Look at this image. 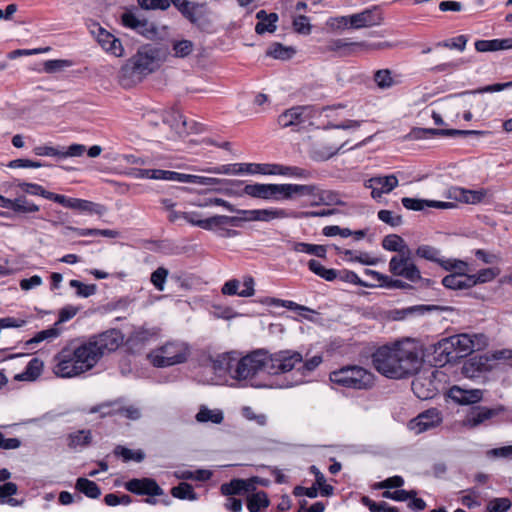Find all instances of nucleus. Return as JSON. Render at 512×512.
Here are the masks:
<instances>
[{
	"label": "nucleus",
	"mask_w": 512,
	"mask_h": 512,
	"mask_svg": "<svg viewBox=\"0 0 512 512\" xmlns=\"http://www.w3.org/2000/svg\"><path fill=\"white\" fill-rule=\"evenodd\" d=\"M374 368L391 379L405 378L415 373L421 364L417 345L406 340L393 346H382L372 354Z\"/></svg>",
	"instance_id": "f257e3e1"
},
{
	"label": "nucleus",
	"mask_w": 512,
	"mask_h": 512,
	"mask_svg": "<svg viewBox=\"0 0 512 512\" xmlns=\"http://www.w3.org/2000/svg\"><path fill=\"white\" fill-rule=\"evenodd\" d=\"M243 194L263 200H292L297 197H309L310 206L329 205L334 201L331 191L321 189L318 185L309 184H247Z\"/></svg>",
	"instance_id": "f03ea898"
},
{
	"label": "nucleus",
	"mask_w": 512,
	"mask_h": 512,
	"mask_svg": "<svg viewBox=\"0 0 512 512\" xmlns=\"http://www.w3.org/2000/svg\"><path fill=\"white\" fill-rule=\"evenodd\" d=\"M55 375L72 378L91 370L96 364L95 354L86 342L80 345L70 343L63 347L54 357Z\"/></svg>",
	"instance_id": "7ed1b4c3"
},
{
	"label": "nucleus",
	"mask_w": 512,
	"mask_h": 512,
	"mask_svg": "<svg viewBox=\"0 0 512 512\" xmlns=\"http://www.w3.org/2000/svg\"><path fill=\"white\" fill-rule=\"evenodd\" d=\"M158 67L159 50L152 46H143L122 66L119 82L125 88L132 87Z\"/></svg>",
	"instance_id": "20e7f679"
},
{
	"label": "nucleus",
	"mask_w": 512,
	"mask_h": 512,
	"mask_svg": "<svg viewBox=\"0 0 512 512\" xmlns=\"http://www.w3.org/2000/svg\"><path fill=\"white\" fill-rule=\"evenodd\" d=\"M190 353L186 342L174 340L153 349L148 358L155 367H169L186 362Z\"/></svg>",
	"instance_id": "39448f33"
},
{
	"label": "nucleus",
	"mask_w": 512,
	"mask_h": 512,
	"mask_svg": "<svg viewBox=\"0 0 512 512\" xmlns=\"http://www.w3.org/2000/svg\"><path fill=\"white\" fill-rule=\"evenodd\" d=\"M329 378L334 384L358 390L369 389L374 385V375L357 365L345 366L333 371Z\"/></svg>",
	"instance_id": "423d86ee"
},
{
	"label": "nucleus",
	"mask_w": 512,
	"mask_h": 512,
	"mask_svg": "<svg viewBox=\"0 0 512 512\" xmlns=\"http://www.w3.org/2000/svg\"><path fill=\"white\" fill-rule=\"evenodd\" d=\"M171 3L184 18L200 30L207 31L212 27L214 13L206 2L171 0Z\"/></svg>",
	"instance_id": "0eeeda50"
},
{
	"label": "nucleus",
	"mask_w": 512,
	"mask_h": 512,
	"mask_svg": "<svg viewBox=\"0 0 512 512\" xmlns=\"http://www.w3.org/2000/svg\"><path fill=\"white\" fill-rule=\"evenodd\" d=\"M262 370L267 372V350L257 349L242 357L236 352L235 380L246 381L252 379Z\"/></svg>",
	"instance_id": "6e6552de"
},
{
	"label": "nucleus",
	"mask_w": 512,
	"mask_h": 512,
	"mask_svg": "<svg viewBox=\"0 0 512 512\" xmlns=\"http://www.w3.org/2000/svg\"><path fill=\"white\" fill-rule=\"evenodd\" d=\"M303 362V355L291 349L279 350L274 353L267 351V373L270 375L285 374Z\"/></svg>",
	"instance_id": "1a4fd4ad"
},
{
	"label": "nucleus",
	"mask_w": 512,
	"mask_h": 512,
	"mask_svg": "<svg viewBox=\"0 0 512 512\" xmlns=\"http://www.w3.org/2000/svg\"><path fill=\"white\" fill-rule=\"evenodd\" d=\"M389 272L411 283H418L423 279L419 268L411 258V250L392 256L389 261Z\"/></svg>",
	"instance_id": "9d476101"
},
{
	"label": "nucleus",
	"mask_w": 512,
	"mask_h": 512,
	"mask_svg": "<svg viewBox=\"0 0 512 512\" xmlns=\"http://www.w3.org/2000/svg\"><path fill=\"white\" fill-rule=\"evenodd\" d=\"M123 343V335L117 329L107 330L86 342L98 362L102 356L113 352Z\"/></svg>",
	"instance_id": "9b49d317"
},
{
	"label": "nucleus",
	"mask_w": 512,
	"mask_h": 512,
	"mask_svg": "<svg viewBox=\"0 0 512 512\" xmlns=\"http://www.w3.org/2000/svg\"><path fill=\"white\" fill-rule=\"evenodd\" d=\"M457 358H463L475 350H480L487 344V338L483 334H457L450 336Z\"/></svg>",
	"instance_id": "f8f14e48"
},
{
	"label": "nucleus",
	"mask_w": 512,
	"mask_h": 512,
	"mask_svg": "<svg viewBox=\"0 0 512 512\" xmlns=\"http://www.w3.org/2000/svg\"><path fill=\"white\" fill-rule=\"evenodd\" d=\"M87 26L91 35L95 37L97 42L106 52L111 53L116 57L123 55L124 49L118 38L100 26L97 22H90Z\"/></svg>",
	"instance_id": "ddd939ff"
},
{
	"label": "nucleus",
	"mask_w": 512,
	"mask_h": 512,
	"mask_svg": "<svg viewBox=\"0 0 512 512\" xmlns=\"http://www.w3.org/2000/svg\"><path fill=\"white\" fill-rule=\"evenodd\" d=\"M398 178L395 174L375 176L367 179L364 186L371 189V197L374 200H379L384 194L390 193L398 186Z\"/></svg>",
	"instance_id": "4468645a"
},
{
	"label": "nucleus",
	"mask_w": 512,
	"mask_h": 512,
	"mask_svg": "<svg viewBox=\"0 0 512 512\" xmlns=\"http://www.w3.org/2000/svg\"><path fill=\"white\" fill-rule=\"evenodd\" d=\"M441 422L442 416L440 411L436 408H431L410 420L408 428L416 434H420L437 427Z\"/></svg>",
	"instance_id": "2eb2a0df"
},
{
	"label": "nucleus",
	"mask_w": 512,
	"mask_h": 512,
	"mask_svg": "<svg viewBox=\"0 0 512 512\" xmlns=\"http://www.w3.org/2000/svg\"><path fill=\"white\" fill-rule=\"evenodd\" d=\"M432 356L434 365L439 367L458 360L450 337L443 338L432 345Z\"/></svg>",
	"instance_id": "dca6fc26"
},
{
	"label": "nucleus",
	"mask_w": 512,
	"mask_h": 512,
	"mask_svg": "<svg viewBox=\"0 0 512 512\" xmlns=\"http://www.w3.org/2000/svg\"><path fill=\"white\" fill-rule=\"evenodd\" d=\"M125 488L131 493L147 496H161L163 489L152 478L131 479L125 483Z\"/></svg>",
	"instance_id": "f3484780"
},
{
	"label": "nucleus",
	"mask_w": 512,
	"mask_h": 512,
	"mask_svg": "<svg viewBox=\"0 0 512 512\" xmlns=\"http://www.w3.org/2000/svg\"><path fill=\"white\" fill-rule=\"evenodd\" d=\"M236 351L225 352L210 358V367L218 375L229 374L234 379Z\"/></svg>",
	"instance_id": "a211bd4d"
},
{
	"label": "nucleus",
	"mask_w": 512,
	"mask_h": 512,
	"mask_svg": "<svg viewBox=\"0 0 512 512\" xmlns=\"http://www.w3.org/2000/svg\"><path fill=\"white\" fill-rule=\"evenodd\" d=\"M122 24L130 29L135 30L137 33L145 36L151 37L155 34V28L153 24L149 23L144 18H139L134 12L127 11L121 16Z\"/></svg>",
	"instance_id": "6ab92c4d"
},
{
	"label": "nucleus",
	"mask_w": 512,
	"mask_h": 512,
	"mask_svg": "<svg viewBox=\"0 0 512 512\" xmlns=\"http://www.w3.org/2000/svg\"><path fill=\"white\" fill-rule=\"evenodd\" d=\"M448 396L457 404L470 405L482 400L483 391L480 389H463L459 386H453L448 390Z\"/></svg>",
	"instance_id": "aec40b11"
},
{
	"label": "nucleus",
	"mask_w": 512,
	"mask_h": 512,
	"mask_svg": "<svg viewBox=\"0 0 512 512\" xmlns=\"http://www.w3.org/2000/svg\"><path fill=\"white\" fill-rule=\"evenodd\" d=\"M382 22L381 14L376 8L366 9L360 13L350 15V27L361 29L379 25Z\"/></svg>",
	"instance_id": "412c9836"
},
{
	"label": "nucleus",
	"mask_w": 512,
	"mask_h": 512,
	"mask_svg": "<svg viewBox=\"0 0 512 512\" xmlns=\"http://www.w3.org/2000/svg\"><path fill=\"white\" fill-rule=\"evenodd\" d=\"M309 110L307 106H296L287 109L278 117V124L283 127L297 126L307 120L306 112Z\"/></svg>",
	"instance_id": "4be33fe9"
},
{
	"label": "nucleus",
	"mask_w": 512,
	"mask_h": 512,
	"mask_svg": "<svg viewBox=\"0 0 512 512\" xmlns=\"http://www.w3.org/2000/svg\"><path fill=\"white\" fill-rule=\"evenodd\" d=\"M484 132L475 130H457V129H434V128H418L413 131L416 138H429L435 135L457 137L467 135H482Z\"/></svg>",
	"instance_id": "5701e85b"
},
{
	"label": "nucleus",
	"mask_w": 512,
	"mask_h": 512,
	"mask_svg": "<svg viewBox=\"0 0 512 512\" xmlns=\"http://www.w3.org/2000/svg\"><path fill=\"white\" fill-rule=\"evenodd\" d=\"M255 490V483L253 479H233L229 483L221 485V492L223 495L233 497L234 495H243Z\"/></svg>",
	"instance_id": "b1692460"
},
{
	"label": "nucleus",
	"mask_w": 512,
	"mask_h": 512,
	"mask_svg": "<svg viewBox=\"0 0 512 512\" xmlns=\"http://www.w3.org/2000/svg\"><path fill=\"white\" fill-rule=\"evenodd\" d=\"M498 414V410L487 407H474L467 414L464 425L469 428H475L485 421L491 419Z\"/></svg>",
	"instance_id": "393cba45"
},
{
	"label": "nucleus",
	"mask_w": 512,
	"mask_h": 512,
	"mask_svg": "<svg viewBox=\"0 0 512 512\" xmlns=\"http://www.w3.org/2000/svg\"><path fill=\"white\" fill-rule=\"evenodd\" d=\"M487 192L484 189L468 190L453 188L449 191V197L466 204H478L483 201Z\"/></svg>",
	"instance_id": "a878e982"
},
{
	"label": "nucleus",
	"mask_w": 512,
	"mask_h": 512,
	"mask_svg": "<svg viewBox=\"0 0 512 512\" xmlns=\"http://www.w3.org/2000/svg\"><path fill=\"white\" fill-rule=\"evenodd\" d=\"M64 207L76 209L80 211H86L89 213H94L98 215H103L106 212V207L93 203L91 201L83 200V199H76V198H67L65 197V201L63 203Z\"/></svg>",
	"instance_id": "bb28decb"
},
{
	"label": "nucleus",
	"mask_w": 512,
	"mask_h": 512,
	"mask_svg": "<svg viewBox=\"0 0 512 512\" xmlns=\"http://www.w3.org/2000/svg\"><path fill=\"white\" fill-rule=\"evenodd\" d=\"M259 221L271 222L273 220H282L287 218H298L297 212L291 209L270 207L259 209Z\"/></svg>",
	"instance_id": "cd10ccee"
},
{
	"label": "nucleus",
	"mask_w": 512,
	"mask_h": 512,
	"mask_svg": "<svg viewBox=\"0 0 512 512\" xmlns=\"http://www.w3.org/2000/svg\"><path fill=\"white\" fill-rule=\"evenodd\" d=\"M240 218L226 215H215L204 219L202 223V229L214 230L223 229L225 226H239Z\"/></svg>",
	"instance_id": "c85d7f7f"
},
{
	"label": "nucleus",
	"mask_w": 512,
	"mask_h": 512,
	"mask_svg": "<svg viewBox=\"0 0 512 512\" xmlns=\"http://www.w3.org/2000/svg\"><path fill=\"white\" fill-rule=\"evenodd\" d=\"M271 175H282L291 178L309 179L311 172L297 167V166H286L282 164H272Z\"/></svg>",
	"instance_id": "c756f323"
},
{
	"label": "nucleus",
	"mask_w": 512,
	"mask_h": 512,
	"mask_svg": "<svg viewBox=\"0 0 512 512\" xmlns=\"http://www.w3.org/2000/svg\"><path fill=\"white\" fill-rule=\"evenodd\" d=\"M256 18L259 20L255 26L257 34L274 32L276 30V22L278 21V15L276 13L267 14L265 10H260L257 12Z\"/></svg>",
	"instance_id": "7c9ffc66"
},
{
	"label": "nucleus",
	"mask_w": 512,
	"mask_h": 512,
	"mask_svg": "<svg viewBox=\"0 0 512 512\" xmlns=\"http://www.w3.org/2000/svg\"><path fill=\"white\" fill-rule=\"evenodd\" d=\"M333 145L315 143L312 145L310 150V157L315 161H326L336 155L341 148Z\"/></svg>",
	"instance_id": "2f4dec72"
},
{
	"label": "nucleus",
	"mask_w": 512,
	"mask_h": 512,
	"mask_svg": "<svg viewBox=\"0 0 512 512\" xmlns=\"http://www.w3.org/2000/svg\"><path fill=\"white\" fill-rule=\"evenodd\" d=\"M468 278L469 275L465 273L449 274L442 279V284L452 290L468 289L472 287L471 282L467 281Z\"/></svg>",
	"instance_id": "473e14b6"
},
{
	"label": "nucleus",
	"mask_w": 512,
	"mask_h": 512,
	"mask_svg": "<svg viewBox=\"0 0 512 512\" xmlns=\"http://www.w3.org/2000/svg\"><path fill=\"white\" fill-rule=\"evenodd\" d=\"M382 247L387 251L396 252L397 254L404 253L410 250L405 240L397 234H389L382 239Z\"/></svg>",
	"instance_id": "72a5a7b5"
},
{
	"label": "nucleus",
	"mask_w": 512,
	"mask_h": 512,
	"mask_svg": "<svg viewBox=\"0 0 512 512\" xmlns=\"http://www.w3.org/2000/svg\"><path fill=\"white\" fill-rule=\"evenodd\" d=\"M269 499L264 491L252 493L247 497V508L249 512H261L269 506Z\"/></svg>",
	"instance_id": "f704fd0d"
},
{
	"label": "nucleus",
	"mask_w": 512,
	"mask_h": 512,
	"mask_svg": "<svg viewBox=\"0 0 512 512\" xmlns=\"http://www.w3.org/2000/svg\"><path fill=\"white\" fill-rule=\"evenodd\" d=\"M76 489L89 498L96 499L101 495L99 486L87 478H78L76 481Z\"/></svg>",
	"instance_id": "c9c22d12"
},
{
	"label": "nucleus",
	"mask_w": 512,
	"mask_h": 512,
	"mask_svg": "<svg viewBox=\"0 0 512 512\" xmlns=\"http://www.w3.org/2000/svg\"><path fill=\"white\" fill-rule=\"evenodd\" d=\"M499 274L500 270L498 268H485L476 274L469 275L467 281H470L471 286L473 287L477 284L490 282L494 280Z\"/></svg>",
	"instance_id": "e433bc0d"
},
{
	"label": "nucleus",
	"mask_w": 512,
	"mask_h": 512,
	"mask_svg": "<svg viewBox=\"0 0 512 512\" xmlns=\"http://www.w3.org/2000/svg\"><path fill=\"white\" fill-rule=\"evenodd\" d=\"M223 419L224 416L221 410H211L205 406L201 407L199 412L196 414V420L200 423L210 421L215 424H220Z\"/></svg>",
	"instance_id": "4c0bfd02"
},
{
	"label": "nucleus",
	"mask_w": 512,
	"mask_h": 512,
	"mask_svg": "<svg viewBox=\"0 0 512 512\" xmlns=\"http://www.w3.org/2000/svg\"><path fill=\"white\" fill-rule=\"evenodd\" d=\"M292 248L295 252L315 255L320 258H324L326 256V248L323 245L295 242L293 243Z\"/></svg>",
	"instance_id": "58836bf2"
},
{
	"label": "nucleus",
	"mask_w": 512,
	"mask_h": 512,
	"mask_svg": "<svg viewBox=\"0 0 512 512\" xmlns=\"http://www.w3.org/2000/svg\"><path fill=\"white\" fill-rule=\"evenodd\" d=\"M92 439L90 430H79L68 436V446L71 448L85 447Z\"/></svg>",
	"instance_id": "ea45409f"
},
{
	"label": "nucleus",
	"mask_w": 512,
	"mask_h": 512,
	"mask_svg": "<svg viewBox=\"0 0 512 512\" xmlns=\"http://www.w3.org/2000/svg\"><path fill=\"white\" fill-rule=\"evenodd\" d=\"M194 50V43L187 39L175 40L172 42L173 56L177 58H185Z\"/></svg>",
	"instance_id": "a19ab883"
},
{
	"label": "nucleus",
	"mask_w": 512,
	"mask_h": 512,
	"mask_svg": "<svg viewBox=\"0 0 512 512\" xmlns=\"http://www.w3.org/2000/svg\"><path fill=\"white\" fill-rule=\"evenodd\" d=\"M72 66V61L66 59H55L48 60L43 63L42 69H38L39 71H43L48 74H56L64 71L66 68Z\"/></svg>",
	"instance_id": "79ce46f5"
},
{
	"label": "nucleus",
	"mask_w": 512,
	"mask_h": 512,
	"mask_svg": "<svg viewBox=\"0 0 512 512\" xmlns=\"http://www.w3.org/2000/svg\"><path fill=\"white\" fill-rule=\"evenodd\" d=\"M171 494L173 497L181 500L193 501L197 499V495L194 492L193 487L186 482H181L179 485L173 487L171 489Z\"/></svg>",
	"instance_id": "37998d69"
},
{
	"label": "nucleus",
	"mask_w": 512,
	"mask_h": 512,
	"mask_svg": "<svg viewBox=\"0 0 512 512\" xmlns=\"http://www.w3.org/2000/svg\"><path fill=\"white\" fill-rule=\"evenodd\" d=\"M17 492V485L12 482H7L0 485V504H9L11 506L18 505V502L12 498Z\"/></svg>",
	"instance_id": "c03bdc74"
},
{
	"label": "nucleus",
	"mask_w": 512,
	"mask_h": 512,
	"mask_svg": "<svg viewBox=\"0 0 512 512\" xmlns=\"http://www.w3.org/2000/svg\"><path fill=\"white\" fill-rule=\"evenodd\" d=\"M70 287L76 290V295L82 298H88L94 295L97 291V286L95 284H84L79 280H70Z\"/></svg>",
	"instance_id": "a18cd8bd"
},
{
	"label": "nucleus",
	"mask_w": 512,
	"mask_h": 512,
	"mask_svg": "<svg viewBox=\"0 0 512 512\" xmlns=\"http://www.w3.org/2000/svg\"><path fill=\"white\" fill-rule=\"evenodd\" d=\"M229 181L214 177H204L198 175L187 174L186 183L199 184L203 186L223 185Z\"/></svg>",
	"instance_id": "49530a36"
},
{
	"label": "nucleus",
	"mask_w": 512,
	"mask_h": 512,
	"mask_svg": "<svg viewBox=\"0 0 512 512\" xmlns=\"http://www.w3.org/2000/svg\"><path fill=\"white\" fill-rule=\"evenodd\" d=\"M415 254H416V256H418L420 258L442 264V262L439 258L440 251L437 248L432 247L430 245H420L416 249Z\"/></svg>",
	"instance_id": "de8ad7c7"
},
{
	"label": "nucleus",
	"mask_w": 512,
	"mask_h": 512,
	"mask_svg": "<svg viewBox=\"0 0 512 512\" xmlns=\"http://www.w3.org/2000/svg\"><path fill=\"white\" fill-rule=\"evenodd\" d=\"M163 121L169 124L172 128L176 129L178 132H181L179 128L180 124L183 126V128H185L187 125L183 115L178 110L174 109L165 113L163 116Z\"/></svg>",
	"instance_id": "09e8293b"
},
{
	"label": "nucleus",
	"mask_w": 512,
	"mask_h": 512,
	"mask_svg": "<svg viewBox=\"0 0 512 512\" xmlns=\"http://www.w3.org/2000/svg\"><path fill=\"white\" fill-rule=\"evenodd\" d=\"M114 454L122 457L124 461L134 460L141 462L145 457V454L141 450L133 451L120 445L115 448Z\"/></svg>",
	"instance_id": "8fccbe9b"
},
{
	"label": "nucleus",
	"mask_w": 512,
	"mask_h": 512,
	"mask_svg": "<svg viewBox=\"0 0 512 512\" xmlns=\"http://www.w3.org/2000/svg\"><path fill=\"white\" fill-rule=\"evenodd\" d=\"M374 81L380 89H388L394 85V80L389 69L377 70L374 74Z\"/></svg>",
	"instance_id": "3c124183"
},
{
	"label": "nucleus",
	"mask_w": 512,
	"mask_h": 512,
	"mask_svg": "<svg viewBox=\"0 0 512 512\" xmlns=\"http://www.w3.org/2000/svg\"><path fill=\"white\" fill-rule=\"evenodd\" d=\"M293 52L294 51L289 47H285L280 43H273L267 50L266 54L275 59L285 60L289 59L292 56Z\"/></svg>",
	"instance_id": "603ef678"
},
{
	"label": "nucleus",
	"mask_w": 512,
	"mask_h": 512,
	"mask_svg": "<svg viewBox=\"0 0 512 512\" xmlns=\"http://www.w3.org/2000/svg\"><path fill=\"white\" fill-rule=\"evenodd\" d=\"M204 171L214 174H225V175H240L243 174L241 170V163L225 164L218 167L207 168Z\"/></svg>",
	"instance_id": "864d4df0"
},
{
	"label": "nucleus",
	"mask_w": 512,
	"mask_h": 512,
	"mask_svg": "<svg viewBox=\"0 0 512 512\" xmlns=\"http://www.w3.org/2000/svg\"><path fill=\"white\" fill-rule=\"evenodd\" d=\"M271 167L272 164L241 163V170H243V174L271 175Z\"/></svg>",
	"instance_id": "5fc2aeb1"
},
{
	"label": "nucleus",
	"mask_w": 512,
	"mask_h": 512,
	"mask_svg": "<svg viewBox=\"0 0 512 512\" xmlns=\"http://www.w3.org/2000/svg\"><path fill=\"white\" fill-rule=\"evenodd\" d=\"M412 390L414 394L422 400L432 398L434 396V389L425 388L424 380L420 377L416 378L412 382Z\"/></svg>",
	"instance_id": "6e6d98bb"
},
{
	"label": "nucleus",
	"mask_w": 512,
	"mask_h": 512,
	"mask_svg": "<svg viewBox=\"0 0 512 512\" xmlns=\"http://www.w3.org/2000/svg\"><path fill=\"white\" fill-rule=\"evenodd\" d=\"M61 334V329L54 324L53 327H50L46 330H42L36 334H34V344L40 343L42 341H52L59 337Z\"/></svg>",
	"instance_id": "4d7b16f0"
},
{
	"label": "nucleus",
	"mask_w": 512,
	"mask_h": 512,
	"mask_svg": "<svg viewBox=\"0 0 512 512\" xmlns=\"http://www.w3.org/2000/svg\"><path fill=\"white\" fill-rule=\"evenodd\" d=\"M339 278L348 283H352L362 287H375L377 284L375 283H367L363 281L355 272L349 270H343L339 272Z\"/></svg>",
	"instance_id": "13d9d810"
},
{
	"label": "nucleus",
	"mask_w": 512,
	"mask_h": 512,
	"mask_svg": "<svg viewBox=\"0 0 512 512\" xmlns=\"http://www.w3.org/2000/svg\"><path fill=\"white\" fill-rule=\"evenodd\" d=\"M362 502L371 512H399L396 507L389 506L386 502H375L368 497H363Z\"/></svg>",
	"instance_id": "bf43d9fd"
},
{
	"label": "nucleus",
	"mask_w": 512,
	"mask_h": 512,
	"mask_svg": "<svg viewBox=\"0 0 512 512\" xmlns=\"http://www.w3.org/2000/svg\"><path fill=\"white\" fill-rule=\"evenodd\" d=\"M322 363V357L320 355H315L310 359L303 360L301 366L297 368V371L302 375L306 376L312 371H314L320 364Z\"/></svg>",
	"instance_id": "052dcab7"
},
{
	"label": "nucleus",
	"mask_w": 512,
	"mask_h": 512,
	"mask_svg": "<svg viewBox=\"0 0 512 512\" xmlns=\"http://www.w3.org/2000/svg\"><path fill=\"white\" fill-rule=\"evenodd\" d=\"M79 236H97L101 235L109 238H116L119 233L111 229H74Z\"/></svg>",
	"instance_id": "680f3d73"
},
{
	"label": "nucleus",
	"mask_w": 512,
	"mask_h": 512,
	"mask_svg": "<svg viewBox=\"0 0 512 512\" xmlns=\"http://www.w3.org/2000/svg\"><path fill=\"white\" fill-rule=\"evenodd\" d=\"M168 274H169L168 270L164 267H158L151 274V282L158 291L164 290V284H165Z\"/></svg>",
	"instance_id": "e2e57ef3"
},
{
	"label": "nucleus",
	"mask_w": 512,
	"mask_h": 512,
	"mask_svg": "<svg viewBox=\"0 0 512 512\" xmlns=\"http://www.w3.org/2000/svg\"><path fill=\"white\" fill-rule=\"evenodd\" d=\"M293 28L294 30L303 35H308L311 33L312 26L310 24L309 18L303 15H299L293 20Z\"/></svg>",
	"instance_id": "0e129e2a"
},
{
	"label": "nucleus",
	"mask_w": 512,
	"mask_h": 512,
	"mask_svg": "<svg viewBox=\"0 0 512 512\" xmlns=\"http://www.w3.org/2000/svg\"><path fill=\"white\" fill-rule=\"evenodd\" d=\"M511 507V501L508 498H495L487 505L488 512H507Z\"/></svg>",
	"instance_id": "69168bd1"
},
{
	"label": "nucleus",
	"mask_w": 512,
	"mask_h": 512,
	"mask_svg": "<svg viewBox=\"0 0 512 512\" xmlns=\"http://www.w3.org/2000/svg\"><path fill=\"white\" fill-rule=\"evenodd\" d=\"M378 218L391 227L400 226L403 222L400 215H396L390 210H380L378 212Z\"/></svg>",
	"instance_id": "338daca9"
},
{
	"label": "nucleus",
	"mask_w": 512,
	"mask_h": 512,
	"mask_svg": "<svg viewBox=\"0 0 512 512\" xmlns=\"http://www.w3.org/2000/svg\"><path fill=\"white\" fill-rule=\"evenodd\" d=\"M467 37L464 35L457 36L450 40H445L437 43V46H442L450 49H457L459 51H463L467 44Z\"/></svg>",
	"instance_id": "774afa93"
}]
</instances>
